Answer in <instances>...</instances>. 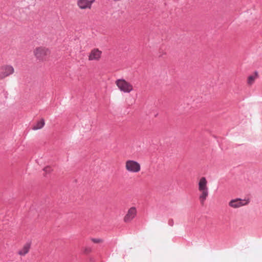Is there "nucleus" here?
Wrapping results in <instances>:
<instances>
[{
  "label": "nucleus",
  "instance_id": "f257e3e1",
  "mask_svg": "<svg viewBox=\"0 0 262 262\" xmlns=\"http://www.w3.org/2000/svg\"><path fill=\"white\" fill-rule=\"evenodd\" d=\"M198 190L200 192L199 201L202 205H204L209 195L208 182L205 177H201L200 179L198 182Z\"/></svg>",
  "mask_w": 262,
  "mask_h": 262
},
{
  "label": "nucleus",
  "instance_id": "f03ea898",
  "mask_svg": "<svg viewBox=\"0 0 262 262\" xmlns=\"http://www.w3.org/2000/svg\"><path fill=\"white\" fill-rule=\"evenodd\" d=\"M35 58L40 62L47 60L51 54V50L49 48L44 46L36 47L33 51Z\"/></svg>",
  "mask_w": 262,
  "mask_h": 262
},
{
  "label": "nucleus",
  "instance_id": "7ed1b4c3",
  "mask_svg": "<svg viewBox=\"0 0 262 262\" xmlns=\"http://www.w3.org/2000/svg\"><path fill=\"white\" fill-rule=\"evenodd\" d=\"M115 83L120 91L123 93H129L134 90L133 84L124 79L117 80Z\"/></svg>",
  "mask_w": 262,
  "mask_h": 262
},
{
  "label": "nucleus",
  "instance_id": "20e7f679",
  "mask_svg": "<svg viewBox=\"0 0 262 262\" xmlns=\"http://www.w3.org/2000/svg\"><path fill=\"white\" fill-rule=\"evenodd\" d=\"M126 170L130 173H138L141 170V165L137 161L133 160H128L125 162Z\"/></svg>",
  "mask_w": 262,
  "mask_h": 262
},
{
  "label": "nucleus",
  "instance_id": "39448f33",
  "mask_svg": "<svg viewBox=\"0 0 262 262\" xmlns=\"http://www.w3.org/2000/svg\"><path fill=\"white\" fill-rule=\"evenodd\" d=\"M249 203V200L236 198L231 200L229 203V206L233 209H237L248 205Z\"/></svg>",
  "mask_w": 262,
  "mask_h": 262
},
{
  "label": "nucleus",
  "instance_id": "423d86ee",
  "mask_svg": "<svg viewBox=\"0 0 262 262\" xmlns=\"http://www.w3.org/2000/svg\"><path fill=\"white\" fill-rule=\"evenodd\" d=\"M14 69L11 65H4L0 67V79H4L13 74Z\"/></svg>",
  "mask_w": 262,
  "mask_h": 262
},
{
  "label": "nucleus",
  "instance_id": "0eeeda50",
  "mask_svg": "<svg viewBox=\"0 0 262 262\" xmlns=\"http://www.w3.org/2000/svg\"><path fill=\"white\" fill-rule=\"evenodd\" d=\"M95 0H77L76 5L80 10L91 9Z\"/></svg>",
  "mask_w": 262,
  "mask_h": 262
},
{
  "label": "nucleus",
  "instance_id": "6e6552de",
  "mask_svg": "<svg viewBox=\"0 0 262 262\" xmlns=\"http://www.w3.org/2000/svg\"><path fill=\"white\" fill-rule=\"evenodd\" d=\"M102 56V51L98 48H94L91 50L88 55L89 61H98Z\"/></svg>",
  "mask_w": 262,
  "mask_h": 262
},
{
  "label": "nucleus",
  "instance_id": "1a4fd4ad",
  "mask_svg": "<svg viewBox=\"0 0 262 262\" xmlns=\"http://www.w3.org/2000/svg\"><path fill=\"white\" fill-rule=\"evenodd\" d=\"M137 210L135 207H131L127 211V214L124 217V221L125 223L130 222L136 216Z\"/></svg>",
  "mask_w": 262,
  "mask_h": 262
},
{
  "label": "nucleus",
  "instance_id": "9d476101",
  "mask_svg": "<svg viewBox=\"0 0 262 262\" xmlns=\"http://www.w3.org/2000/svg\"><path fill=\"white\" fill-rule=\"evenodd\" d=\"M30 249V245L29 244H26L23 248L20 249L18 252V254L21 256H25L27 254Z\"/></svg>",
  "mask_w": 262,
  "mask_h": 262
},
{
  "label": "nucleus",
  "instance_id": "9b49d317",
  "mask_svg": "<svg viewBox=\"0 0 262 262\" xmlns=\"http://www.w3.org/2000/svg\"><path fill=\"white\" fill-rule=\"evenodd\" d=\"M258 77V73L257 72H255L254 75H250L248 77L247 79V83L249 85H252L255 79Z\"/></svg>",
  "mask_w": 262,
  "mask_h": 262
},
{
  "label": "nucleus",
  "instance_id": "f8f14e48",
  "mask_svg": "<svg viewBox=\"0 0 262 262\" xmlns=\"http://www.w3.org/2000/svg\"><path fill=\"white\" fill-rule=\"evenodd\" d=\"M45 125V121L43 119L40 120L33 127L34 130H37L42 128Z\"/></svg>",
  "mask_w": 262,
  "mask_h": 262
},
{
  "label": "nucleus",
  "instance_id": "ddd939ff",
  "mask_svg": "<svg viewBox=\"0 0 262 262\" xmlns=\"http://www.w3.org/2000/svg\"><path fill=\"white\" fill-rule=\"evenodd\" d=\"M92 251V249L90 247H86L83 248V252L85 254H88Z\"/></svg>",
  "mask_w": 262,
  "mask_h": 262
},
{
  "label": "nucleus",
  "instance_id": "4468645a",
  "mask_svg": "<svg viewBox=\"0 0 262 262\" xmlns=\"http://www.w3.org/2000/svg\"><path fill=\"white\" fill-rule=\"evenodd\" d=\"M91 241L94 243H101L103 242L102 239H101L94 238H92Z\"/></svg>",
  "mask_w": 262,
  "mask_h": 262
},
{
  "label": "nucleus",
  "instance_id": "2eb2a0df",
  "mask_svg": "<svg viewBox=\"0 0 262 262\" xmlns=\"http://www.w3.org/2000/svg\"><path fill=\"white\" fill-rule=\"evenodd\" d=\"M52 170L50 167H46L44 168V171L46 172H50Z\"/></svg>",
  "mask_w": 262,
  "mask_h": 262
}]
</instances>
